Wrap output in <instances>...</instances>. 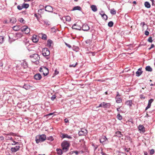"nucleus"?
I'll return each instance as SVG.
<instances>
[{
  "instance_id": "obj_1",
  "label": "nucleus",
  "mask_w": 155,
  "mask_h": 155,
  "mask_svg": "<svg viewBox=\"0 0 155 155\" xmlns=\"http://www.w3.org/2000/svg\"><path fill=\"white\" fill-rule=\"evenodd\" d=\"M29 57L31 58V60L32 62H35L36 64L39 63L38 60L40 59V57L38 54H34L32 55H30Z\"/></svg>"
},
{
  "instance_id": "obj_2",
  "label": "nucleus",
  "mask_w": 155,
  "mask_h": 155,
  "mask_svg": "<svg viewBox=\"0 0 155 155\" xmlns=\"http://www.w3.org/2000/svg\"><path fill=\"white\" fill-rule=\"evenodd\" d=\"M46 138V136L45 134H42L40 135L37 136L36 137L35 141L37 143L40 142H42L45 141Z\"/></svg>"
},
{
  "instance_id": "obj_3",
  "label": "nucleus",
  "mask_w": 155,
  "mask_h": 155,
  "mask_svg": "<svg viewBox=\"0 0 155 155\" xmlns=\"http://www.w3.org/2000/svg\"><path fill=\"white\" fill-rule=\"evenodd\" d=\"M61 145L64 151L66 152L68 150L70 144L67 141H64L61 143Z\"/></svg>"
},
{
  "instance_id": "obj_4",
  "label": "nucleus",
  "mask_w": 155,
  "mask_h": 155,
  "mask_svg": "<svg viewBox=\"0 0 155 155\" xmlns=\"http://www.w3.org/2000/svg\"><path fill=\"white\" fill-rule=\"evenodd\" d=\"M42 54L45 57H48L50 54V51L47 48H43L42 51Z\"/></svg>"
},
{
  "instance_id": "obj_5",
  "label": "nucleus",
  "mask_w": 155,
  "mask_h": 155,
  "mask_svg": "<svg viewBox=\"0 0 155 155\" xmlns=\"http://www.w3.org/2000/svg\"><path fill=\"white\" fill-rule=\"evenodd\" d=\"M40 71L43 72V74L44 76L47 75L48 74L49 71L48 69L45 67H44L43 68H40Z\"/></svg>"
},
{
  "instance_id": "obj_6",
  "label": "nucleus",
  "mask_w": 155,
  "mask_h": 155,
  "mask_svg": "<svg viewBox=\"0 0 155 155\" xmlns=\"http://www.w3.org/2000/svg\"><path fill=\"white\" fill-rule=\"evenodd\" d=\"M21 31L25 32L26 34H28L30 31V29L27 26H24L21 28Z\"/></svg>"
},
{
  "instance_id": "obj_7",
  "label": "nucleus",
  "mask_w": 155,
  "mask_h": 155,
  "mask_svg": "<svg viewBox=\"0 0 155 155\" xmlns=\"http://www.w3.org/2000/svg\"><path fill=\"white\" fill-rule=\"evenodd\" d=\"M99 140L100 142L101 143H102L103 145L105 144L104 143L106 141H108V139L106 137L103 136L101 137Z\"/></svg>"
},
{
  "instance_id": "obj_8",
  "label": "nucleus",
  "mask_w": 155,
  "mask_h": 155,
  "mask_svg": "<svg viewBox=\"0 0 155 155\" xmlns=\"http://www.w3.org/2000/svg\"><path fill=\"white\" fill-rule=\"evenodd\" d=\"M138 128L140 133H143L145 131V128L143 125H139L138 127Z\"/></svg>"
},
{
  "instance_id": "obj_9",
  "label": "nucleus",
  "mask_w": 155,
  "mask_h": 155,
  "mask_svg": "<svg viewBox=\"0 0 155 155\" xmlns=\"http://www.w3.org/2000/svg\"><path fill=\"white\" fill-rule=\"evenodd\" d=\"M20 148V147L19 146V144L18 145H16L14 147H12L11 148V150L12 152H15L18 150Z\"/></svg>"
},
{
  "instance_id": "obj_10",
  "label": "nucleus",
  "mask_w": 155,
  "mask_h": 155,
  "mask_svg": "<svg viewBox=\"0 0 155 155\" xmlns=\"http://www.w3.org/2000/svg\"><path fill=\"white\" fill-rule=\"evenodd\" d=\"M81 28H82V30L84 31H88L89 29V26L85 24H84Z\"/></svg>"
},
{
  "instance_id": "obj_11",
  "label": "nucleus",
  "mask_w": 155,
  "mask_h": 155,
  "mask_svg": "<svg viewBox=\"0 0 155 155\" xmlns=\"http://www.w3.org/2000/svg\"><path fill=\"white\" fill-rule=\"evenodd\" d=\"M45 11L49 12H51L53 11V8L50 6L48 5L45 7Z\"/></svg>"
},
{
  "instance_id": "obj_12",
  "label": "nucleus",
  "mask_w": 155,
  "mask_h": 155,
  "mask_svg": "<svg viewBox=\"0 0 155 155\" xmlns=\"http://www.w3.org/2000/svg\"><path fill=\"white\" fill-rule=\"evenodd\" d=\"M153 99H150L149 100L148 104L147 106L146 107L145 111L147 110L148 108H150L151 106L152 103L153 101Z\"/></svg>"
},
{
  "instance_id": "obj_13",
  "label": "nucleus",
  "mask_w": 155,
  "mask_h": 155,
  "mask_svg": "<svg viewBox=\"0 0 155 155\" xmlns=\"http://www.w3.org/2000/svg\"><path fill=\"white\" fill-rule=\"evenodd\" d=\"M72 28L77 30H81V27L79 25H77L76 24H74L73 25Z\"/></svg>"
},
{
  "instance_id": "obj_14",
  "label": "nucleus",
  "mask_w": 155,
  "mask_h": 155,
  "mask_svg": "<svg viewBox=\"0 0 155 155\" xmlns=\"http://www.w3.org/2000/svg\"><path fill=\"white\" fill-rule=\"evenodd\" d=\"M42 78V77L40 74H37L34 76V78L37 80H40Z\"/></svg>"
},
{
  "instance_id": "obj_15",
  "label": "nucleus",
  "mask_w": 155,
  "mask_h": 155,
  "mask_svg": "<svg viewBox=\"0 0 155 155\" xmlns=\"http://www.w3.org/2000/svg\"><path fill=\"white\" fill-rule=\"evenodd\" d=\"M87 131L86 129H83L79 132V134L80 135H85L87 134Z\"/></svg>"
},
{
  "instance_id": "obj_16",
  "label": "nucleus",
  "mask_w": 155,
  "mask_h": 155,
  "mask_svg": "<svg viewBox=\"0 0 155 155\" xmlns=\"http://www.w3.org/2000/svg\"><path fill=\"white\" fill-rule=\"evenodd\" d=\"M61 137L62 138H67L68 139H71L72 137L68 135L67 134H62L61 135Z\"/></svg>"
},
{
  "instance_id": "obj_17",
  "label": "nucleus",
  "mask_w": 155,
  "mask_h": 155,
  "mask_svg": "<svg viewBox=\"0 0 155 155\" xmlns=\"http://www.w3.org/2000/svg\"><path fill=\"white\" fill-rule=\"evenodd\" d=\"M32 40L33 42L36 43L38 41V37L36 35H34L32 37Z\"/></svg>"
},
{
  "instance_id": "obj_18",
  "label": "nucleus",
  "mask_w": 155,
  "mask_h": 155,
  "mask_svg": "<svg viewBox=\"0 0 155 155\" xmlns=\"http://www.w3.org/2000/svg\"><path fill=\"white\" fill-rule=\"evenodd\" d=\"M143 71H141V68H139L136 72V76L137 77L140 76L142 74Z\"/></svg>"
},
{
  "instance_id": "obj_19",
  "label": "nucleus",
  "mask_w": 155,
  "mask_h": 155,
  "mask_svg": "<svg viewBox=\"0 0 155 155\" xmlns=\"http://www.w3.org/2000/svg\"><path fill=\"white\" fill-rule=\"evenodd\" d=\"M102 106L103 107L109 108L110 106V104L109 103H106L104 102H103Z\"/></svg>"
},
{
  "instance_id": "obj_20",
  "label": "nucleus",
  "mask_w": 155,
  "mask_h": 155,
  "mask_svg": "<svg viewBox=\"0 0 155 155\" xmlns=\"http://www.w3.org/2000/svg\"><path fill=\"white\" fill-rule=\"evenodd\" d=\"M21 66L24 68H26L28 67V64L27 62L26 61H24L23 63L21 64Z\"/></svg>"
},
{
  "instance_id": "obj_21",
  "label": "nucleus",
  "mask_w": 155,
  "mask_h": 155,
  "mask_svg": "<svg viewBox=\"0 0 155 155\" xmlns=\"http://www.w3.org/2000/svg\"><path fill=\"white\" fill-rule=\"evenodd\" d=\"M116 102L117 103H120L121 102L122 99L120 97H116L115 98Z\"/></svg>"
},
{
  "instance_id": "obj_22",
  "label": "nucleus",
  "mask_w": 155,
  "mask_h": 155,
  "mask_svg": "<svg viewBox=\"0 0 155 155\" xmlns=\"http://www.w3.org/2000/svg\"><path fill=\"white\" fill-rule=\"evenodd\" d=\"M91 8L92 10L94 12H95L97 11V8L96 5H92L91 6Z\"/></svg>"
},
{
  "instance_id": "obj_23",
  "label": "nucleus",
  "mask_w": 155,
  "mask_h": 155,
  "mask_svg": "<svg viewBox=\"0 0 155 155\" xmlns=\"http://www.w3.org/2000/svg\"><path fill=\"white\" fill-rule=\"evenodd\" d=\"M31 87H32L31 86L28 84H25L23 86V87L26 90L31 89Z\"/></svg>"
},
{
  "instance_id": "obj_24",
  "label": "nucleus",
  "mask_w": 155,
  "mask_h": 155,
  "mask_svg": "<svg viewBox=\"0 0 155 155\" xmlns=\"http://www.w3.org/2000/svg\"><path fill=\"white\" fill-rule=\"evenodd\" d=\"M10 22L11 23L14 24L16 22V19L15 18H12L10 19Z\"/></svg>"
},
{
  "instance_id": "obj_25",
  "label": "nucleus",
  "mask_w": 155,
  "mask_h": 155,
  "mask_svg": "<svg viewBox=\"0 0 155 155\" xmlns=\"http://www.w3.org/2000/svg\"><path fill=\"white\" fill-rule=\"evenodd\" d=\"M81 8L80 6H75V7H74L73 8L72 10L74 11V10H78L79 11H81Z\"/></svg>"
},
{
  "instance_id": "obj_26",
  "label": "nucleus",
  "mask_w": 155,
  "mask_h": 155,
  "mask_svg": "<svg viewBox=\"0 0 155 155\" xmlns=\"http://www.w3.org/2000/svg\"><path fill=\"white\" fill-rule=\"evenodd\" d=\"M57 153L58 155H61L62 153V150L60 149L57 148L56 149Z\"/></svg>"
},
{
  "instance_id": "obj_27",
  "label": "nucleus",
  "mask_w": 155,
  "mask_h": 155,
  "mask_svg": "<svg viewBox=\"0 0 155 155\" xmlns=\"http://www.w3.org/2000/svg\"><path fill=\"white\" fill-rule=\"evenodd\" d=\"M125 104L130 107L132 106V101L131 100H128L126 101Z\"/></svg>"
},
{
  "instance_id": "obj_28",
  "label": "nucleus",
  "mask_w": 155,
  "mask_h": 155,
  "mask_svg": "<svg viewBox=\"0 0 155 155\" xmlns=\"http://www.w3.org/2000/svg\"><path fill=\"white\" fill-rule=\"evenodd\" d=\"M116 136L118 137H121L123 136V135L121 134L120 132L119 131H117L116 132Z\"/></svg>"
},
{
  "instance_id": "obj_29",
  "label": "nucleus",
  "mask_w": 155,
  "mask_h": 155,
  "mask_svg": "<svg viewBox=\"0 0 155 155\" xmlns=\"http://www.w3.org/2000/svg\"><path fill=\"white\" fill-rule=\"evenodd\" d=\"M144 5L147 8H150V5L148 2H146L144 3Z\"/></svg>"
},
{
  "instance_id": "obj_30",
  "label": "nucleus",
  "mask_w": 155,
  "mask_h": 155,
  "mask_svg": "<svg viewBox=\"0 0 155 155\" xmlns=\"http://www.w3.org/2000/svg\"><path fill=\"white\" fill-rule=\"evenodd\" d=\"M52 42V41L51 40H48L47 41V45L49 47H51V44Z\"/></svg>"
},
{
  "instance_id": "obj_31",
  "label": "nucleus",
  "mask_w": 155,
  "mask_h": 155,
  "mask_svg": "<svg viewBox=\"0 0 155 155\" xmlns=\"http://www.w3.org/2000/svg\"><path fill=\"white\" fill-rule=\"evenodd\" d=\"M146 71H152V69L149 66H147L145 68Z\"/></svg>"
},
{
  "instance_id": "obj_32",
  "label": "nucleus",
  "mask_w": 155,
  "mask_h": 155,
  "mask_svg": "<svg viewBox=\"0 0 155 155\" xmlns=\"http://www.w3.org/2000/svg\"><path fill=\"white\" fill-rule=\"evenodd\" d=\"M5 139L6 140H10L12 141H13V139L12 138L10 135H7L5 137Z\"/></svg>"
},
{
  "instance_id": "obj_33",
  "label": "nucleus",
  "mask_w": 155,
  "mask_h": 155,
  "mask_svg": "<svg viewBox=\"0 0 155 155\" xmlns=\"http://www.w3.org/2000/svg\"><path fill=\"white\" fill-rule=\"evenodd\" d=\"M116 11L114 8L110 10V13L113 15L116 14Z\"/></svg>"
},
{
  "instance_id": "obj_34",
  "label": "nucleus",
  "mask_w": 155,
  "mask_h": 155,
  "mask_svg": "<svg viewBox=\"0 0 155 155\" xmlns=\"http://www.w3.org/2000/svg\"><path fill=\"white\" fill-rule=\"evenodd\" d=\"M66 20L67 21L69 22L71 20V17L69 16H67L65 17Z\"/></svg>"
},
{
  "instance_id": "obj_35",
  "label": "nucleus",
  "mask_w": 155,
  "mask_h": 155,
  "mask_svg": "<svg viewBox=\"0 0 155 155\" xmlns=\"http://www.w3.org/2000/svg\"><path fill=\"white\" fill-rule=\"evenodd\" d=\"M20 28L19 26H15L13 27V29L15 31H17Z\"/></svg>"
},
{
  "instance_id": "obj_36",
  "label": "nucleus",
  "mask_w": 155,
  "mask_h": 155,
  "mask_svg": "<svg viewBox=\"0 0 155 155\" xmlns=\"http://www.w3.org/2000/svg\"><path fill=\"white\" fill-rule=\"evenodd\" d=\"M22 36V34L21 33H18L16 34V37L17 38H21Z\"/></svg>"
},
{
  "instance_id": "obj_37",
  "label": "nucleus",
  "mask_w": 155,
  "mask_h": 155,
  "mask_svg": "<svg viewBox=\"0 0 155 155\" xmlns=\"http://www.w3.org/2000/svg\"><path fill=\"white\" fill-rule=\"evenodd\" d=\"M22 5L23 6V8H28L29 6V4L27 3H24L22 4Z\"/></svg>"
},
{
  "instance_id": "obj_38",
  "label": "nucleus",
  "mask_w": 155,
  "mask_h": 155,
  "mask_svg": "<svg viewBox=\"0 0 155 155\" xmlns=\"http://www.w3.org/2000/svg\"><path fill=\"white\" fill-rule=\"evenodd\" d=\"M18 20L21 23H25V20L22 18H19Z\"/></svg>"
},
{
  "instance_id": "obj_39",
  "label": "nucleus",
  "mask_w": 155,
  "mask_h": 155,
  "mask_svg": "<svg viewBox=\"0 0 155 155\" xmlns=\"http://www.w3.org/2000/svg\"><path fill=\"white\" fill-rule=\"evenodd\" d=\"M44 23L46 25H50V22L49 21H48L45 20H44Z\"/></svg>"
},
{
  "instance_id": "obj_40",
  "label": "nucleus",
  "mask_w": 155,
  "mask_h": 155,
  "mask_svg": "<svg viewBox=\"0 0 155 155\" xmlns=\"http://www.w3.org/2000/svg\"><path fill=\"white\" fill-rule=\"evenodd\" d=\"M113 22L112 21H110L108 22V25L109 27H111L113 26Z\"/></svg>"
},
{
  "instance_id": "obj_41",
  "label": "nucleus",
  "mask_w": 155,
  "mask_h": 155,
  "mask_svg": "<svg viewBox=\"0 0 155 155\" xmlns=\"http://www.w3.org/2000/svg\"><path fill=\"white\" fill-rule=\"evenodd\" d=\"M101 16L105 20L107 19V16L105 14H103Z\"/></svg>"
},
{
  "instance_id": "obj_42",
  "label": "nucleus",
  "mask_w": 155,
  "mask_h": 155,
  "mask_svg": "<svg viewBox=\"0 0 155 155\" xmlns=\"http://www.w3.org/2000/svg\"><path fill=\"white\" fill-rule=\"evenodd\" d=\"M117 117L118 119L120 120H121L122 119V116L119 113L117 114Z\"/></svg>"
},
{
  "instance_id": "obj_43",
  "label": "nucleus",
  "mask_w": 155,
  "mask_h": 155,
  "mask_svg": "<svg viewBox=\"0 0 155 155\" xmlns=\"http://www.w3.org/2000/svg\"><path fill=\"white\" fill-rule=\"evenodd\" d=\"M4 38L2 36H0V43H2L4 41Z\"/></svg>"
},
{
  "instance_id": "obj_44",
  "label": "nucleus",
  "mask_w": 155,
  "mask_h": 155,
  "mask_svg": "<svg viewBox=\"0 0 155 155\" xmlns=\"http://www.w3.org/2000/svg\"><path fill=\"white\" fill-rule=\"evenodd\" d=\"M47 38V36L45 34H42V39L44 40H46Z\"/></svg>"
},
{
  "instance_id": "obj_45",
  "label": "nucleus",
  "mask_w": 155,
  "mask_h": 155,
  "mask_svg": "<svg viewBox=\"0 0 155 155\" xmlns=\"http://www.w3.org/2000/svg\"><path fill=\"white\" fill-rule=\"evenodd\" d=\"M13 142V143H12V145H18L19 144V143L18 142H15L13 140V141H12Z\"/></svg>"
},
{
  "instance_id": "obj_46",
  "label": "nucleus",
  "mask_w": 155,
  "mask_h": 155,
  "mask_svg": "<svg viewBox=\"0 0 155 155\" xmlns=\"http://www.w3.org/2000/svg\"><path fill=\"white\" fill-rule=\"evenodd\" d=\"M78 64V63L76 62L75 64H70V67H75Z\"/></svg>"
},
{
  "instance_id": "obj_47",
  "label": "nucleus",
  "mask_w": 155,
  "mask_h": 155,
  "mask_svg": "<svg viewBox=\"0 0 155 155\" xmlns=\"http://www.w3.org/2000/svg\"><path fill=\"white\" fill-rule=\"evenodd\" d=\"M23 8L22 5V6L19 5L17 6V8L19 10H21Z\"/></svg>"
},
{
  "instance_id": "obj_48",
  "label": "nucleus",
  "mask_w": 155,
  "mask_h": 155,
  "mask_svg": "<svg viewBox=\"0 0 155 155\" xmlns=\"http://www.w3.org/2000/svg\"><path fill=\"white\" fill-rule=\"evenodd\" d=\"M100 153L102 155H108L107 154H106V153H104L103 152L102 149L101 148V152Z\"/></svg>"
},
{
  "instance_id": "obj_49",
  "label": "nucleus",
  "mask_w": 155,
  "mask_h": 155,
  "mask_svg": "<svg viewBox=\"0 0 155 155\" xmlns=\"http://www.w3.org/2000/svg\"><path fill=\"white\" fill-rule=\"evenodd\" d=\"M56 96L55 95H53L51 97V99L52 101H54L56 98Z\"/></svg>"
},
{
  "instance_id": "obj_50",
  "label": "nucleus",
  "mask_w": 155,
  "mask_h": 155,
  "mask_svg": "<svg viewBox=\"0 0 155 155\" xmlns=\"http://www.w3.org/2000/svg\"><path fill=\"white\" fill-rule=\"evenodd\" d=\"M148 41H149L150 42H152L153 41V40L152 39V38L151 37H150L148 39Z\"/></svg>"
},
{
  "instance_id": "obj_51",
  "label": "nucleus",
  "mask_w": 155,
  "mask_h": 155,
  "mask_svg": "<svg viewBox=\"0 0 155 155\" xmlns=\"http://www.w3.org/2000/svg\"><path fill=\"white\" fill-rule=\"evenodd\" d=\"M48 140L51 141L53 140L54 138L53 137L51 136L49 137H48Z\"/></svg>"
},
{
  "instance_id": "obj_52",
  "label": "nucleus",
  "mask_w": 155,
  "mask_h": 155,
  "mask_svg": "<svg viewBox=\"0 0 155 155\" xmlns=\"http://www.w3.org/2000/svg\"><path fill=\"white\" fill-rule=\"evenodd\" d=\"M154 150L152 149L150 151V153L151 154H154Z\"/></svg>"
},
{
  "instance_id": "obj_53",
  "label": "nucleus",
  "mask_w": 155,
  "mask_h": 155,
  "mask_svg": "<svg viewBox=\"0 0 155 155\" xmlns=\"http://www.w3.org/2000/svg\"><path fill=\"white\" fill-rule=\"evenodd\" d=\"M65 44L69 48H71V46L69 45V44H67V43L65 42Z\"/></svg>"
},
{
  "instance_id": "obj_54",
  "label": "nucleus",
  "mask_w": 155,
  "mask_h": 155,
  "mask_svg": "<svg viewBox=\"0 0 155 155\" xmlns=\"http://www.w3.org/2000/svg\"><path fill=\"white\" fill-rule=\"evenodd\" d=\"M59 73L58 71H57V70L56 69L54 71V74L55 75L58 74Z\"/></svg>"
},
{
  "instance_id": "obj_55",
  "label": "nucleus",
  "mask_w": 155,
  "mask_h": 155,
  "mask_svg": "<svg viewBox=\"0 0 155 155\" xmlns=\"http://www.w3.org/2000/svg\"><path fill=\"white\" fill-rule=\"evenodd\" d=\"M149 34V32L148 31H146L145 32V34L146 35H148Z\"/></svg>"
},
{
  "instance_id": "obj_56",
  "label": "nucleus",
  "mask_w": 155,
  "mask_h": 155,
  "mask_svg": "<svg viewBox=\"0 0 155 155\" xmlns=\"http://www.w3.org/2000/svg\"><path fill=\"white\" fill-rule=\"evenodd\" d=\"M145 25V23L144 22H142L140 23V25L142 26L143 27Z\"/></svg>"
},
{
  "instance_id": "obj_57",
  "label": "nucleus",
  "mask_w": 155,
  "mask_h": 155,
  "mask_svg": "<svg viewBox=\"0 0 155 155\" xmlns=\"http://www.w3.org/2000/svg\"><path fill=\"white\" fill-rule=\"evenodd\" d=\"M64 120L65 122L66 123H68L69 122V120L67 118L65 119Z\"/></svg>"
},
{
  "instance_id": "obj_58",
  "label": "nucleus",
  "mask_w": 155,
  "mask_h": 155,
  "mask_svg": "<svg viewBox=\"0 0 155 155\" xmlns=\"http://www.w3.org/2000/svg\"><path fill=\"white\" fill-rule=\"evenodd\" d=\"M117 95L116 97H119L120 96V95L119 94V93L118 92H117Z\"/></svg>"
},
{
  "instance_id": "obj_59",
  "label": "nucleus",
  "mask_w": 155,
  "mask_h": 155,
  "mask_svg": "<svg viewBox=\"0 0 155 155\" xmlns=\"http://www.w3.org/2000/svg\"><path fill=\"white\" fill-rule=\"evenodd\" d=\"M91 42V41L90 40H87L86 41L87 43H89Z\"/></svg>"
},
{
  "instance_id": "obj_60",
  "label": "nucleus",
  "mask_w": 155,
  "mask_h": 155,
  "mask_svg": "<svg viewBox=\"0 0 155 155\" xmlns=\"http://www.w3.org/2000/svg\"><path fill=\"white\" fill-rule=\"evenodd\" d=\"M0 139L1 140H4V138L2 136H0Z\"/></svg>"
},
{
  "instance_id": "obj_61",
  "label": "nucleus",
  "mask_w": 155,
  "mask_h": 155,
  "mask_svg": "<svg viewBox=\"0 0 155 155\" xmlns=\"http://www.w3.org/2000/svg\"><path fill=\"white\" fill-rule=\"evenodd\" d=\"M105 14V13H104V12L103 11H101V12L100 13V15H101V16H102L103 14Z\"/></svg>"
},
{
  "instance_id": "obj_62",
  "label": "nucleus",
  "mask_w": 155,
  "mask_h": 155,
  "mask_svg": "<svg viewBox=\"0 0 155 155\" xmlns=\"http://www.w3.org/2000/svg\"><path fill=\"white\" fill-rule=\"evenodd\" d=\"M103 107L102 106V102L97 107Z\"/></svg>"
},
{
  "instance_id": "obj_63",
  "label": "nucleus",
  "mask_w": 155,
  "mask_h": 155,
  "mask_svg": "<svg viewBox=\"0 0 155 155\" xmlns=\"http://www.w3.org/2000/svg\"><path fill=\"white\" fill-rule=\"evenodd\" d=\"M3 65V64L2 62H0V66L2 67Z\"/></svg>"
},
{
  "instance_id": "obj_64",
  "label": "nucleus",
  "mask_w": 155,
  "mask_h": 155,
  "mask_svg": "<svg viewBox=\"0 0 155 155\" xmlns=\"http://www.w3.org/2000/svg\"><path fill=\"white\" fill-rule=\"evenodd\" d=\"M117 110L118 112L121 111V110H120V107L117 108Z\"/></svg>"
}]
</instances>
